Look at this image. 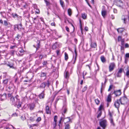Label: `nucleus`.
<instances>
[{
	"label": "nucleus",
	"instance_id": "f257e3e1",
	"mask_svg": "<svg viewBox=\"0 0 129 129\" xmlns=\"http://www.w3.org/2000/svg\"><path fill=\"white\" fill-rule=\"evenodd\" d=\"M14 96L10 98V102L12 105H14V106L17 105V103H19L20 101V99L19 96L18 95L15 96V99H16V101L14 100Z\"/></svg>",
	"mask_w": 129,
	"mask_h": 129
},
{
	"label": "nucleus",
	"instance_id": "f03ea898",
	"mask_svg": "<svg viewBox=\"0 0 129 129\" xmlns=\"http://www.w3.org/2000/svg\"><path fill=\"white\" fill-rule=\"evenodd\" d=\"M107 121L106 119H101L100 120L99 124L103 128V129H105L107 125ZM97 129H101L100 127H98Z\"/></svg>",
	"mask_w": 129,
	"mask_h": 129
},
{
	"label": "nucleus",
	"instance_id": "7ed1b4c3",
	"mask_svg": "<svg viewBox=\"0 0 129 129\" xmlns=\"http://www.w3.org/2000/svg\"><path fill=\"white\" fill-rule=\"evenodd\" d=\"M115 5L121 8H123V3L121 0H115L114 1Z\"/></svg>",
	"mask_w": 129,
	"mask_h": 129
},
{
	"label": "nucleus",
	"instance_id": "20e7f679",
	"mask_svg": "<svg viewBox=\"0 0 129 129\" xmlns=\"http://www.w3.org/2000/svg\"><path fill=\"white\" fill-rule=\"evenodd\" d=\"M50 84L49 80H48L46 82H43L42 83L40 86L39 88H45L46 86L49 87Z\"/></svg>",
	"mask_w": 129,
	"mask_h": 129
},
{
	"label": "nucleus",
	"instance_id": "39448f33",
	"mask_svg": "<svg viewBox=\"0 0 129 129\" xmlns=\"http://www.w3.org/2000/svg\"><path fill=\"white\" fill-rule=\"evenodd\" d=\"M126 97L125 96L122 97L119 99V101L121 104H124L127 99Z\"/></svg>",
	"mask_w": 129,
	"mask_h": 129
},
{
	"label": "nucleus",
	"instance_id": "423d86ee",
	"mask_svg": "<svg viewBox=\"0 0 129 129\" xmlns=\"http://www.w3.org/2000/svg\"><path fill=\"white\" fill-rule=\"evenodd\" d=\"M14 61L12 60L6 62V64L10 68L12 69H14Z\"/></svg>",
	"mask_w": 129,
	"mask_h": 129
},
{
	"label": "nucleus",
	"instance_id": "0eeeda50",
	"mask_svg": "<svg viewBox=\"0 0 129 129\" xmlns=\"http://www.w3.org/2000/svg\"><path fill=\"white\" fill-rule=\"evenodd\" d=\"M121 92L120 89L117 90H114L113 93H112V95L114 94L116 97L119 96L121 94Z\"/></svg>",
	"mask_w": 129,
	"mask_h": 129
},
{
	"label": "nucleus",
	"instance_id": "6e6552de",
	"mask_svg": "<svg viewBox=\"0 0 129 129\" xmlns=\"http://www.w3.org/2000/svg\"><path fill=\"white\" fill-rule=\"evenodd\" d=\"M115 67V63L114 62L111 63L109 66V72L113 71Z\"/></svg>",
	"mask_w": 129,
	"mask_h": 129
},
{
	"label": "nucleus",
	"instance_id": "1a4fd4ad",
	"mask_svg": "<svg viewBox=\"0 0 129 129\" xmlns=\"http://www.w3.org/2000/svg\"><path fill=\"white\" fill-rule=\"evenodd\" d=\"M0 98L1 99V101H3L6 99V94L5 93L3 94H0Z\"/></svg>",
	"mask_w": 129,
	"mask_h": 129
},
{
	"label": "nucleus",
	"instance_id": "9d476101",
	"mask_svg": "<svg viewBox=\"0 0 129 129\" xmlns=\"http://www.w3.org/2000/svg\"><path fill=\"white\" fill-rule=\"evenodd\" d=\"M123 70V69L122 68H120L119 69L116 74L117 76V77H121V73Z\"/></svg>",
	"mask_w": 129,
	"mask_h": 129
},
{
	"label": "nucleus",
	"instance_id": "9b49d317",
	"mask_svg": "<svg viewBox=\"0 0 129 129\" xmlns=\"http://www.w3.org/2000/svg\"><path fill=\"white\" fill-rule=\"evenodd\" d=\"M4 25L7 28L10 27L11 26V24L9 22H8L6 20H4Z\"/></svg>",
	"mask_w": 129,
	"mask_h": 129
},
{
	"label": "nucleus",
	"instance_id": "f8f14e48",
	"mask_svg": "<svg viewBox=\"0 0 129 129\" xmlns=\"http://www.w3.org/2000/svg\"><path fill=\"white\" fill-rule=\"evenodd\" d=\"M33 46L34 47L36 48V51H37L40 48V41H37L36 46H35V45H33Z\"/></svg>",
	"mask_w": 129,
	"mask_h": 129
},
{
	"label": "nucleus",
	"instance_id": "ddd939ff",
	"mask_svg": "<svg viewBox=\"0 0 129 129\" xmlns=\"http://www.w3.org/2000/svg\"><path fill=\"white\" fill-rule=\"evenodd\" d=\"M119 101V100L117 99L116 100L114 103V105L115 107L117 108H118L120 106V104Z\"/></svg>",
	"mask_w": 129,
	"mask_h": 129
},
{
	"label": "nucleus",
	"instance_id": "4468645a",
	"mask_svg": "<svg viewBox=\"0 0 129 129\" xmlns=\"http://www.w3.org/2000/svg\"><path fill=\"white\" fill-rule=\"evenodd\" d=\"M24 51H25L23 49H21L19 50L18 55L19 56H22L24 54Z\"/></svg>",
	"mask_w": 129,
	"mask_h": 129
},
{
	"label": "nucleus",
	"instance_id": "2eb2a0df",
	"mask_svg": "<svg viewBox=\"0 0 129 129\" xmlns=\"http://www.w3.org/2000/svg\"><path fill=\"white\" fill-rule=\"evenodd\" d=\"M44 90L39 95V96L40 99H43L44 98L45 94H44Z\"/></svg>",
	"mask_w": 129,
	"mask_h": 129
},
{
	"label": "nucleus",
	"instance_id": "dca6fc26",
	"mask_svg": "<svg viewBox=\"0 0 129 129\" xmlns=\"http://www.w3.org/2000/svg\"><path fill=\"white\" fill-rule=\"evenodd\" d=\"M112 95V92H111L110 94H108L107 99V101L108 102H111V96Z\"/></svg>",
	"mask_w": 129,
	"mask_h": 129
},
{
	"label": "nucleus",
	"instance_id": "f3484780",
	"mask_svg": "<svg viewBox=\"0 0 129 129\" xmlns=\"http://www.w3.org/2000/svg\"><path fill=\"white\" fill-rule=\"evenodd\" d=\"M12 15L14 18H19L20 20H21V17L18 16L16 13H12Z\"/></svg>",
	"mask_w": 129,
	"mask_h": 129
},
{
	"label": "nucleus",
	"instance_id": "a211bd4d",
	"mask_svg": "<svg viewBox=\"0 0 129 129\" xmlns=\"http://www.w3.org/2000/svg\"><path fill=\"white\" fill-rule=\"evenodd\" d=\"M46 113L47 114H51V111L49 110V106H47L46 107Z\"/></svg>",
	"mask_w": 129,
	"mask_h": 129
},
{
	"label": "nucleus",
	"instance_id": "6ab92c4d",
	"mask_svg": "<svg viewBox=\"0 0 129 129\" xmlns=\"http://www.w3.org/2000/svg\"><path fill=\"white\" fill-rule=\"evenodd\" d=\"M8 80V79H6L3 80V83L5 86H6L7 85Z\"/></svg>",
	"mask_w": 129,
	"mask_h": 129
},
{
	"label": "nucleus",
	"instance_id": "aec40b11",
	"mask_svg": "<svg viewBox=\"0 0 129 129\" xmlns=\"http://www.w3.org/2000/svg\"><path fill=\"white\" fill-rule=\"evenodd\" d=\"M57 43V42H56L53 45L52 47V49H55L57 48L58 46Z\"/></svg>",
	"mask_w": 129,
	"mask_h": 129
},
{
	"label": "nucleus",
	"instance_id": "412c9836",
	"mask_svg": "<svg viewBox=\"0 0 129 129\" xmlns=\"http://www.w3.org/2000/svg\"><path fill=\"white\" fill-rule=\"evenodd\" d=\"M29 106L30 110H33L35 107V105L33 103L30 104H29Z\"/></svg>",
	"mask_w": 129,
	"mask_h": 129
},
{
	"label": "nucleus",
	"instance_id": "4be33fe9",
	"mask_svg": "<svg viewBox=\"0 0 129 129\" xmlns=\"http://www.w3.org/2000/svg\"><path fill=\"white\" fill-rule=\"evenodd\" d=\"M90 46L92 48H95L96 47L97 44L95 43L91 42Z\"/></svg>",
	"mask_w": 129,
	"mask_h": 129
},
{
	"label": "nucleus",
	"instance_id": "5701e85b",
	"mask_svg": "<svg viewBox=\"0 0 129 129\" xmlns=\"http://www.w3.org/2000/svg\"><path fill=\"white\" fill-rule=\"evenodd\" d=\"M124 29L123 28H119L117 29V31L118 33H121L123 31Z\"/></svg>",
	"mask_w": 129,
	"mask_h": 129
},
{
	"label": "nucleus",
	"instance_id": "b1692460",
	"mask_svg": "<svg viewBox=\"0 0 129 129\" xmlns=\"http://www.w3.org/2000/svg\"><path fill=\"white\" fill-rule=\"evenodd\" d=\"M101 59L102 62L104 63L106 62V59L104 56H102L101 57Z\"/></svg>",
	"mask_w": 129,
	"mask_h": 129
},
{
	"label": "nucleus",
	"instance_id": "393cba45",
	"mask_svg": "<svg viewBox=\"0 0 129 129\" xmlns=\"http://www.w3.org/2000/svg\"><path fill=\"white\" fill-rule=\"evenodd\" d=\"M110 122L111 124V125H112L113 126H115V124L113 121V119H109Z\"/></svg>",
	"mask_w": 129,
	"mask_h": 129
},
{
	"label": "nucleus",
	"instance_id": "a878e982",
	"mask_svg": "<svg viewBox=\"0 0 129 129\" xmlns=\"http://www.w3.org/2000/svg\"><path fill=\"white\" fill-rule=\"evenodd\" d=\"M70 125L68 124H65L64 129H70Z\"/></svg>",
	"mask_w": 129,
	"mask_h": 129
},
{
	"label": "nucleus",
	"instance_id": "bb28decb",
	"mask_svg": "<svg viewBox=\"0 0 129 129\" xmlns=\"http://www.w3.org/2000/svg\"><path fill=\"white\" fill-rule=\"evenodd\" d=\"M75 60L74 61V62L73 63H74L75 62V61L76 60V57L77 55V52L76 51V48L75 47Z\"/></svg>",
	"mask_w": 129,
	"mask_h": 129
},
{
	"label": "nucleus",
	"instance_id": "cd10ccee",
	"mask_svg": "<svg viewBox=\"0 0 129 129\" xmlns=\"http://www.w3.org/2000/svg\"><path fill=\"white\" fill-rule=\"evenodd\" d=\"M47 74V73L42 72L41 74L40 77H42L46 76Z\"/></svg>",
	"mask_w": 129,
	"mask_h": 129
},
{
	"label": "nucleus",
	"instance_id": "c85d7f7f",
	"mask_svg": "<svg viewBox=\"0 0 129 129\" xmlns=\"http://www.w3.org/2000/svg\"><path fill=\"white\" fill-rule=\"evenodd\" d=\"M121 51L122 53H124V45H121L120 48Z\"/></svg>",
	"mask_w": 129,
	"mask_h": 129
},
{
	"label": "nucleus",
	"instance_id": "c756f323",
	"mask_svg": "<svg viewBox=\"0 0 129 129\" xmlns=\"http://www.w3.org/2000/svg\"><path fill=\"white\" fill-rule=\"evenodd\" d=\"M108 114L110 116L109 119H113V114H112L109 111Z\"/></svg>",
	"mask_w": 129,
	"mask_h": 129
},
{
	"label": "nucleus",
	"instance_id": "7c9ffc66",
	"mask_svg": "<svg viewBox=\"0 0 129 129\" xmlns=\"http://www.w3.org/2000/svg\"><path fill=\"white\" fill-rule=\"evenodd\" d=\"M64 76L66 79L68 78L69 77V73L67 72L64 75Z\"/></svg>",
	"mask_w": 129,
	"mask_h": 129
},
{
	"label": "nucleus",
	"instance_id": "2f4dec72",
	"mask_svg": "<svg viewBox=\"0 0 129 129\" xmlns=\"http://www.w3.org/2000/svg\"><path fill=\"white\" fill-rule=\"evenodd\" d=\"M106 11H105L103 10L102 11V15L103 17H104L106 15Z\"/></svg>",
	"mask_w": 129,
	"mask_h": 129
},
{
	"label": "nucleus",
	"instance_id": "473e14b6",
	"mask_svg": "<svg viewBox=\"0 0 129 129\" xmlns=\"http://www.w3.org/2000/svg\"><path fill=\"white\" fill-rule=\"evenodd\" d=\"M62 109L63 110V112L65 113L67 111V108L66 106H64L63 107Z\"/></svg>",
	"mask_w": 129,
	"mask_h": 129
},
{
	"label": "nucleus",
	"instance_id": "72a5a7b5",
	"mask_svg": "<svg viewBox=\"0 0 129 129\" xmlns=\"http://www.w3.org/2000/svg\"><path fill=\"white\" fill-rule=\"evenodd\" d=\"M65 55V60L67 61L68 59V54L66 52L64 53Z\"/></svg>",
	"mask_w": 129,
	"mask_h": 129
},
{
	"label": "nucleus",
	"instance_id": "f704fd0d",
	"mask_svg": "<svg viewBox=\"0 0 129 129\" xmlns=\"http://www.w3.org/2000/svg\"><path fill=\"white\" fill-rule=\"evenodd\" d=\"M80 29L81 31V33H82V32L83 31V28L82 27V26L81 24V20H80Z\"/></svg>",
	"mask_w": 129,
	"mask_h": 129
},
{
	"label": "nucleus",
	"instance_id": "c9c22d12",
	"mask_svg": "<svg viewBox=\"0 0 129 129\" xmlns=\"http://www.w3.org/2000/svg\"><path fill=\"white\" fill-rule=\"evenodd\" d=\"M68 15L70 16L72 14V10L71 9L69 8L68 10Z\"/></svg>",
	"mask_w": 129,
	"mask_h": 129
},
{
	"label": "nucleus",
	"instance_id": "e433bc0d",
	"mask_svg": "<svg viewBox=\"0 0 129 129\" xmlns=\"http://www.w3.org/2000/svg\"><path fill=\"white\" fill-rule=\"evenodd\" d=\"M19 30H21L23 29L22 25L21 23L18 24Z\"/></svg>",
	"mask_w": 129,
	"mask_h": 129
},
{
	"label": "nucleus",
	"instance_id": "4c0bfd02",
	"mask_svg": "<svg viewBox=\"0 0 129 129\" xmlns=\"http://www.w3.org/2000/svg\"><path fill=\"white\" fill-rule=\"evenodd\" d=\"M82 17L83 18L85 19L86 18V15L85 13H83L82 14Z\"/></svg>",
	"mask_w": 129,
	"mask_h": 129
},
{
	"label": "nucleus",
	"instance_id": "58836bf2",
	"mask_svg": "<svg viewBox=\"0 0 129 129\" xmlns=\"http://www.w3.org/2000/svg\"><path fill=\"white\" fill-rule=\"evenodd\" d=\"M8 97L9 98V99H10V98L12 97H13V96L12 95V93H9L8 94Z\"/></svg>",
	"mask_w": 129,
	"mask_h": 129
},
{
	"label": "nucleus",
	"instance_id": "ea45409f",
	"mask_svg": "<svg viewBox=\"0 0 129 129\" xmlns=\"http://www.w3.org/2000/svg\"><path fill=\"white\" fill-rule=\"evenodd\" d=\"M103 83L102 82V85H101V94H102V92H103V89L104 88V87L103 86Z\"/></svg>",
	"mask_w": 129,
	"mask_h": 129
},
{
	"label": "nucleus",
	"instance_id": "a19ab883",
	"mask_svg": "<svg viewBox=\"0 0 129 129\" xmlns=\"http://www.w3.org/2000/svg\"><path fill=\"white\" fill-rule=\"evenodd\" d=\"M74 31H73L71 33H70L71 36L72 38L75 37V34L74 32Z\"/></svg>",
	"mask_w": 129,
	"mask_h": 129
},
{
	"label": "nucleus",
	"instance_id": "79ce46f5",
	"mask_svg": "<svg viewBox=\"0 0 129 129\" xmlns=\"http://www.w3.org/2000/svg\"><path fill=\"white\" fill-rule=\"evenodd\" d=\"M122 19L123 20V22L124 23H126V22L125 21L126 20V19L124 18V15H122Z\"/></svg>",
	"mask_w": 129,
	"mask_h": 129
},
{
	"label": "nucleus",
	"instance_id": "37998d69",
	"mask_svg": "<svg viewBox=\"0 0 129 129\" xmlns=\"http://www.w3.org/2000/svg\"><path fill=\"white\" fill-rule=\"evenodd\" d=\"M60 4L61 5V6L62 7H64V6L63 5V4H64L63 2L61 0H60Z\"/></svg>",
	"mask_w": 129,
	"mask_h": 129
},
{
	"label": "nucleus",
	"instance_id": "c03bdc74",
	"mask_svg": "<svg viewBox=\"0 0 129 129\" xmlns=\"http://www.w3.org/2000/svg\"><path fill=\"white\" fill-rule=\"evenodd\" d=\"M87 89V86H85L83 88L82 90V92H85Z\"/></svg>",
	"mask_w": 129,
	"mask_h": 129
},
{
	"label": "nucleus",
	"instance_id": "a18cd8bd",
	"mask_svg": "<svg viewBox=\"0 0 129 129\" xmlns=\"http://www.w3.org/2000/svg\"><path fill=\"white\" fill-rule=\"evenodd\" d=\"M95 101L96 104L97 105L99 104L100 102V101L98 99H95Z\"/></svg>",
	"mask_w": 129,
	"mask_h": 129
},
{
	"label": "nucleus",
	"instance_id": "49530a36",
	"mask_svg": "<svg viewBox=\"0 0 129 129\" xmlns=\"http://www.w3.org/2000/svg\"><path fill=\"white\" fill-rule=\"evenodd\" d=\"M128 83H127V84H126V85H125V86L123 92H124V95H125L124 92H125V90L128 87Z\"/></svg>",
	"mask_w": 129,
	"mask_h": 129
},
{
	"label": "nucleus",
	"instance_id": "de8ad7c7",
	"mask_svg": "<svg viewBox=\"0 0 129 129\" xmlns=\"http://www.w3.org/2000/svg\"><path fill=\"white\" fill-rule=\"evenodd\" d=\"M45 3L46 4V6L47 7L48 6H49L50 5H51V3H50V2L49 1H48V2H45Z\"/></svg>",
	"mask_w": 129,
	"mask_h": 129
},
{
	"label": "nucleus",
	"instance_id": "09e8293b",
	"mask_svg": "<svg viewBox=\"0 0 129 129\" xmlns=\"http://www.w3.org/2000/svg\"><path fill=\"white\" fill-rule=\"evenodd\" d=\"M14 28L15 30H16V28H17L19 30L18 24H15L14 25Z\"/></svg>",
	"mask_w": 129,
	"mask_h": 129
},
{
	"label": "nucleus",
	"instance_id": "8fccbe9b",
	"mask_svg": "<svg viewBox=\"0 0 129 129\" xmlns=\"http://www.w3.org/2000/svg\"><path fill=\"white\" fill-rule=\"evenodd\" d=\"M42 64L44 66H46L47 64V61H44L43 62Z\"/></svg>",
	"mask_w": 129,
	"mask_h": 129
},
{
	"label": "nucleus",
	"instance_id": "3c124183",
	"mask_svg": "<svg viewBox=\"0 0 129 129\" xmlns=\"http://www.w3.org/2000/svg\"><path fill=\"white\" fill-rule=\"evenodd\" d=\"M102 114V112L101 111H100V112L99 113V114H98L97 116V118H98Z\"/></svg>",
	"mask_w": 129,
	"mask_h": 129
},
{
	"label": "nucleus",
	"instance_id": "603ef678",
	"mask_svg": "<svg viewBox=\"0 0 129 129\" xmlns=\"http://www.w3.org/2000/svg\"><path fill=\"white\" fill-rule=\"evenodd\" d=\"M21 38V36L20 35L18 34L17 36L15 37V38L17 39V40H18L19 38Z\"/></svg>",
	"mask_w": 129,
	"mask_h": 129
},
{
	"label": "nucleus",
	"instance_id": "864d4df0",
	"mask_svg": "<svg viewBox=\"0 0 129 129\" xmlns=\"http://www.w3.org/2000/svg\"><path fill=\"white\" fill-rule=\"evenodd\" d=\"M103 106L102 105H101L100 106L99 109V111H100L101 110L102 108H103Z\"/></svg>",
	"mask_w": 129,
	"mask_h": 129
},
{
	"label": "nucleus",
	"instance_id": "5fc2aeb1",
	"mask_svg": "<svg viewBox=\"0 0 129 129\" xmlns=\"http://www.w3.org/2000/svg\"><path fill=\"white\" fill-rule=\"evenodd\" d=\"M121 45H124V39H122L121 40Z\"/></svg>",
	"mask_w": 129,
	"mask_h": 129
},
{
	"label": "nucleus",
	"instance_id": "6e6d98bb",
	"mask_svg": "<svg viewBox=\"0 0 129 129\" xmlns=\"http://www.w3.org/2000/svg\"><path fill=\"white\" fill-rule=\"evenodd\" d=\"M57 118V116L55 115L54 116V122H56V119Z\"/></svg>",
	"mask_w": 129,
	"mask_h": 129
},
{
	"label": "nucleus",
	"instance_id": "4d7b16f0",
	"mask_svg": "<svg viewBox=\"0 0 129 129\" xmlns=\"http://www.w3.org/2000/svg\"><path fill=\"white\" fill-rule=\"evenodd\" d=\"M18 103V104L17 105V108H19L21 107V104L20 103V102L17 103Z\"/></svg>",
	"mask_w": 129,
	"mask_h": 129
},
{
	"label": "nucleus",
	"instance_id": "13d9d810",
	"mask_svg": "<svg viewBox=\"0 0 129 129\" xmlns=\"http://www.w3.org/2000/svg\"><path fill=\"white\" fill-rule=\"evenodd\" d=\"M15 52L14 50H12L10 52V54L12 55H13L14 54V53Z\"/></svg>",
	"mask_w": 129,
	"mask_h": 129
},
{
	"label": "nucleus",
	"instance_id": "bf43d9fd",
	"mask_svg": "<svg viewBox=\"0 0 129 129\" xmlns=\"http://www.w3.org/2000/svg\"><path fill=\"white\" fill-rule=\"evenodd\" d=\"M113 86L112 85H110L109 88L108 90V91H110L111 90V89L112 88Z\"/></svg>",
	"mask_w": 129,
	"mask_h": 129
},
{
	"label": "nucleus",
	"instance_id": "052dcab7",
	"mask_svg": "<svg viewBox=\"0 0 129 129\" xmlns=\"http://www.w3.org/2000/svg\"><path fill=\"white\" fill-rule=\"evenodd\" d=\"M121 37L120 36H119L118 37V42H119L120 41H121Z\"/></svg>",
	"mask_w": 129,
	"mask_h": 129
},
{
	"label": "nucleus",
	"instance_id": "680f3d73",
	"mask_svg": "<svg viewBox=\"0 0 129 129\" xmlns=\"http://www.w3.org/2000/svg\"><path fill=\"white\" fill-rule=\"evenodd\" d=\"M106 47V44L105 42L104 43V45L102 46V48L104 50H105Z\"/></svg>",
	"mask_w": 129,
	"mask_h": 129
},
{
	"label": "nucleus",
	"instance_id": "e2e57ef3",
	"mask_svg": "<svg viewBox=\"0 0 129 129\" xmlns=\"http://www.w3.org/2000/svg\"><path fill=\"white\" fill-rule=\"evenodd\" d=\"M126 75L128 77L129 76V70L127 71L126 73Z\"/></svg>",
	"mask_w": 129,
	"mask_h": 129
},
{
	"label": "nucleus",
	"instance_id": "0e129e2a",
	"mask_svg": "<svg viewBox=\"0 0 129 129\" xmlns=\"http://www.w3.org/2000/svg\"><path fill=\"white\" fill-rule=\"evenodd\" d=\"M66 30L68 32H70L69 29V27L67 26H66Z\"/></svg>",
	"mask_w": 129,
	"mask_h": 129
},
{
	"label": "nucleus",
	"instance_id": "69168bd1",
	"mask_svg": "<svg viewBox=\"0 0 129 129\" xmlns=\"http://www.w3.org/2000/svg\"><path fill=\"white\" fill-rule=\"evenodd\" d=\"M125 58H127L129 57V53H126L125 55Z\"/></svg>",
	"mask_w": 129,
	"mask_h": 129
},
{
	"label": "nucleus",
	"instance_id": "338daca9",
	"mask_svg": "<svg viewBox=\"0 0 129 129\" xmlns=\"http://www.w3.org/2000/svg\"><path fill=\"white\" fill-rule=\"evenodd\" d=\"M41 120V118L40 117H38L37 119H36V121H37L38 122L40 121Z\"/></svg>",
	"mask_w": 129,
	"mask_h": 129
},
{
	"label": "nucleus",
	"instance_id": "774afa93",
	"mask_svg": "<svg viewBox=\"0 0 129 129\" xmlns=\"http://www.w3.org/2000/svg\"><path fill=\"white\" fill-rule=\"evenodd\" d=\"M60 51L59 50H56V53L57 55V56H58L59 55Z\"/></svg>",
	"mask_w": 129,
	"mask_h": 129
}]
</instances>
